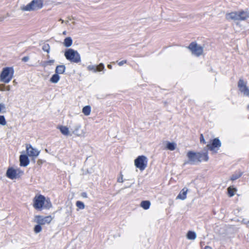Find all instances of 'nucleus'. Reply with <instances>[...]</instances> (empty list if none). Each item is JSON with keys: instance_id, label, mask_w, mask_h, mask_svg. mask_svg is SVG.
Returning <instances> with one entry per match:
<instances>
[{"instance_id": "nucleus-1", "label": "nucleus", "mask_w": 249, "mask_h": 249, "mask_svg": "<svg viewBox=\"0 0 249 249\" xmlns=\"http://www.w3.org/2000/svg\"><path fill=\"white\" fill-rule=\"evenodd\" d=\"M226 19L230 20H245L249 18V12L247 11H238L226 14Z\"/></svg>"}, {"instance_id": "nucleus-2", "label": "nucleus", "mask_w": 249, "mask_h": 249, "mask_svg": "<svg viewBox=\"0 0 249 249\" xmlns=\"http://www.w3.org/2000/svg\"><path fill=\"white\" fill-rule=\"evenodd\" d=\"M64 56L69 61L78 63L81 62V56L79 53L72 49H68L64 53Z\"/></svg>"}, {"instance_id": "nucleus-3", "label": "nucleus", "mask_w": 249, "mask_h": 249, "mask_svg": "<svg viewBox=\"0 0 249 249\" xmlns=\"http://www.w3.org/2000/svg\"><path fill=\"white\" fill-rule=\"evenodd\" d=\"M13 75L14 70L12 68H4L0 73V81L4 83H8L12 79Z\"/></svg>"}, {"instance_id": "nucleus-4", "label": "nucleus", "mask_w": 249, "mask_h": 249, "mask_svg": "<svg viewBox=\"0 0 249 249\" xmlns=\"http://www.w3.org/2000/svg\"><path fill=\"white\" fill-rule=\"evenodd\" d=\"M42 6L41 0H33L26 5L22 6L21 9L24 11H35L41 9Z\"/></svg>"}, {"instance_id": "nucleus-5", "label": "nucleus", "mask_w": 249, "mask_h": 249, "mask_svg": "<svg viewBox=\"0 0 249 249\" xmlns=\"http://www.w3.org/2000/svg\"><path fill=\"white\" fill-rule=\"evenodd\" d=\"M135 166L140 170H144L147 166V160L144 156H139L134 160Z\"/></svg>"}, {"instance_id": "nucleus-6", "label": "nucleus", "mask_w": 249, "mask_h": 249, "mask_svg": "<svg viewBox=\"0 0 249 249\" xmlns=\"http://www.w3.org/2000/svg\"><path fill=\"white\" fill-rule=\"evenodd\" d=\"M188 48L191 51L192 54L196 56L201 55L203 52V47L195 42L191 43Z\"/></svg>"}, {"instance_id": "nucleus-7", "label": "nucleus", "mask_w": 249, "mask_h": 249, "mask_svg": "<svg viewBox=\"0 0 249 249\" xmlns=\"http://www.w3.org/2000/svg\"><path fill=\"white\" fill-rule=\"evenodd\" d=\"M45 203V197L44 196L39 195L36 196L34 198V207L38 210H41L43 208V205Z\"/></svg>"}, {"instance_id": "nucleus-8", "label": "nucleus", "mask_w": 249, "mask_h": 249, "mask_svg": "<svg viewBox=\"0 0 249 249\" xmlns=\"http://www.w3.org/2000/svg\"><path fill=\"white\" fill-rule=\"evenodd\" d=\"M221 144L219 139L216 138L211 141L210 143L208 144L206 146L208 149L215 153L221 146Z\"/></svg>"}, {"instance_id": "nucleus-9", "label": "nucleus", "mask_w": 249, "mask_h": 249, "mask_svg": "<svg viewBox=\"0 0 249 249\" xmlns=\"http://www.w3.org/2000/svg\"><path fill=\"white\" fill-rule=\"evenodd\" d=\"M52 220V218L51 216L43 217L40 215H36L34 219V222L41 225H44L49 224Z\"/></svg>"}, {"instance_id": "nucleus-10", "label": "nucleus", "mask_w": 249, "mask_h": 249, "mask_svg": "<svg viewBox=\"0 0 249 249\" xmlns=\"http://www.w3.org/2000/svg\"><path fill=\"white\" fill-rule=\"evenodd\" d=\"M238 87L244 95L249 97V89L247 86V83L244 82L243 79H239L238 82Z\"/></svg>"}, {"instance_id": "nucleus-11", "label": "nucleus", "mask_w": 249, "mask_h": 249, "mask_svg": "<svg viewBox=\"0 0 249 249\" xmlns=\"http://www.w3.org/2000/svg\"><path fill=\"white\" fill-rule=\"evenodd\" d=\"M26 152L29 157H36L39 154L40 151L34 148L30 144H26Z\"/></svg>"}, {"instance_id": "nucleus-12", "label": "nucleus", "mask_w": 249, "mask_h": 249, "mask_svg": "<svg viewBox=\"0 0 249 249\" xmlns=\"http://www.w3.org/2000/svg\"><path fill=\"white\" fill-rule=\"evenodd\" d=\"M187 156L189 160V162L191 164H194L198 162L197 153L190 151L187 153Z\"/></svg>"}, {"instance_id": "nucleus-13", "label": "nucleus", "mask_w": 249, "mask_h": 249, "mask_svg": "<svg viewBox=\"0 0 249 249\" xmlns=\"http://www.w3.org/2000/svg\"><path fill=\"white\" fill-rule=\"evenodd\" d=\"M81 125L79 124L75 125L72 129V133L78 137L84 136L85 132L81 130Z\"/></svg>"}, {"instance_id": "nucleus-14", "label": "nucleus", "mask_w": 249, "mask_h": 249, "mask_svg": "<svg viewBox=\"0 0 249 249\" xmlns=\"http://www.w3.org/2000/svg\"><path fill=\"white\" fill-rule=\"evenodd\" d=\"M6 176L11 179L19 177L17 171L13 168H9L8 169L6 172Z\"/></svg>"}, {"instance_id": "nucleus-15", "label": "nucleus", "mask_w": 249, "mask_h": 249, "mask_svg": "<svg viewBox=\"0 0 249 249\" xmlns=\"http://www.w3.org/2000/svg\"><path fill=\"white\" fill-rule=\"evenodd\" d=\"M20 165L26 167L29 164V160L26 155H21L19 156Z\"/></svg>"}, {"instance_id": "nucleus-16", "label": "nucleus", "mask_w": 249, "mask_h": 249, "mask_svg": "<svg viewBox=\"0 0 249 249\" xmlns=\"http://www.w3.org/2000/svg\"><path fill=\"white\" fill-rule=\"evenodd\" d=\"M198 161L201 162L202 161H207L209 160V156L208 152L201 153H197Z\"/></svg>"}, {"instance_id": "nucleus-17", "label": "nucleus", "mask_w": 249, "mask_h": 249, "mask_svg": "<svg viewBox=\"0 0 249 249\" xmlns=\"http://www.w3.org/2000/svg\"><path fill=\"white\" fill-rule=\"evenodd\" d=\"M188 192V189L186 188H184L181 190L179 194L177 197V199L184 200L186 198V195Z\"/></svg>"}, {"instance_id": "nucleus-18", "label": "nucleus", "mask_w": 249, "mask_h": 249, "mask_svg": "<svg viewBox=\"0 0 249 249\" xmlns=\"http://www.w3.org/2000/svg\"><path fill=\"white\" fill-rule=\"evenodd\" d=\"M66 70V67L64 65H58L56 66L55 72L58 74H63Z\"/></svg>"}, {"instance_id": "nucleus-19", "label": "nucleus", "mask_w": 249, "mask_h": 249, "mask_svg": "<svg viewBox=\"0 0 249 249\" xmlns=\"http://www.w3.org/2000/svg\"><path fill=\"white\" fill-rule=\"evenodd\" d=\"M72 44V39L71 37H67L66 38H65L64 42H63V45L66 47H70L71 46Z\"/></svg>"}, {"instance_id": "nucleus-20", "label": "nucleus", "mask_w": 249, "mask_h": 249, "mask_svg": "<svg viewBox=\"0 0 249 249\" xmlns=\"http://www.w3.org/2000/svg\"><path fill=\"white\" fill-rule=\"evenodd\" d=\"M59 129L62 134L65 136L70 135L69 128L65 126H60Z\"/></svg>"}, {"instance_id": "nucleus-21", "label": "nucleus", "mask_w": 249, "mask_h": 249, "mask_svg": "<svg viewBox=\"0 0 249 249\" xmlns=\"http://www.w3.org/2000/svg\"><path fill=\"white\" fill-rule=\"evenodd\" d=\"M60 76L59 74L55 72V74H53L50 79V81L52 83H57L60 80Z\"/></svg>"}, {"instance_id": "nucleus-22", "label": "nucleus", "mask_w": 249, "mask_h": 249, "mask_svg": "<svg viewBox=\"0 0 249 249\" xmlns=\"http://www.w3.org/2000/svg\"><path fill=\"white\" fill-rule=\"evenodd\" d=\"M243 174V172L241 171H238L234 173V174H233L231 178V180L234 181L238 178H239Z\"/></svg>"}, {"instance_id": "nucleus-23", "label": "nucleus", "mask_w": 249, "mask_h": 249, "mask_svg": "<svg viewBox=\"0 0 249 249\" xmlns=\"http://www.w3.org/2000/svg\"><path fill=\"white\" fill-rule=\"evenodd\" d=\"M187 237L190 240H195L196 238V234L194 231H189L187 234Z\"/></svg>"}, {"instance_id": "nucleus-24", "label": "nucleus", "mask_w": 249, "mask_h": 249, "mask_svg": "<svg viewBox=\"0 0 249 249\" xmlns=\"http://www.w3.org/2000/svg\"><path fill=\"white\" fill-rule=\"evenodd\" d=\"M82 112L86 116H88L91 112V107L89 106H86L83 108Z\"/></svg>"}, {"instance_id": "nucleus-25", "label": "nucleus", "mask_w": 249, "mask_h": 249, "mask_svg": "<svg viewBox=\"0 0 249 249\" xmlns=\"http://www.w3.org/2000/svg\"><path fill=\"white\" fill-rule=\"evenodd\" d=\"M150 205V202L147 200L142 201L141 203V207L145 210L149 209Z\"/></svg>"}, {"instance_id": "nucleus-26", "label": "nucleus", "mask_w": 249, "mask_h": 249, "mask_svg": "<svg viewBox=\"0 0 249 249\" xmlns=\"http://www.w3.org/2000/svg\"><path fill=\"white\" fill-rule=\"evenodd\" d=\"M176 144L174 142H168L166 145V148L168 150L173 151L175 149Z\"/></svg>"}, {"instance_id": "nucleus-27", "label": "nucleus", "mask_w": 249, "mask_h": 249, "mask_svg": "<svg viewBox=\"0 0 249 249\" xmlns=\"http://www.w3.org/2000/svg\"><path fill=\"white\" fill-rule=\"evenodd\" d=\"M54 62V60H50L48 61H45L42 62L41 64V65L43 67H46L48 65H53Z\"/></svg>"}, {"instance_id": "nucleus-28", "label": "nucleus", "mask_w": 249, "mask_h": 249, "mask_svg": "<svg viewBox=\"0 0 249 249\" xmlns=\"http://www.w3.org/2000/svg\"><path fill=\"white\" fill-rule=\"evenodd\" d=\"M41 231L42 227L41 225L37 224L35 226L34 231L36 233H39Z\"/></svg>"}, {"instance_id": "nucleus-29", "label": "nucleus", "mask_w": 249, "mask_h": 249, "mask_svg": "<svg viewBox=\"0 0 249 249\" xmlns=\"http://www.w3.org/2000/svg\"><path fill=\"white\" fill-rule=\"evenodd\" d=\"M87 70L89 71H92L93 72H97V67L96 65H89L87 67Z\"/></svg>"}, {"instance_id": "nucleus-30", "label": "nucleus", "mask_w": 249, "mask_h": 249, "mask_svg": "<svg viewBox=\"0 0 249 249\" xmlns=\"http://www.w3.org/2000/svg\"><path fill=\"white\" fill-rule=\"evenodd\" d=\"M42 50L44 51V52H46L47 53H50V45L49 44H47V43H45L42 46Z\"/></svg>"}, {"instance_id": "nucleus-31", "label": "nucleus", "mask_w": 249, "mask_h": 249, "mask_svg": "<svg viewBox=\"0 0 249 249\" xmlns=\"http://www.w3.org/2000/svg\"><path fill=\"white\" fill-rule=\"evenodd\" d=\"M51 207H52V204H51V202L50 201V200H49V199L46 200L45 199V203L43 205V208H46V209H49Z\"/></svg>"}, {"instance_id": "nucleus-32", "label": "nucleus", "mask_w": 249, "mask_h": 249, "mask_svg": "<svg viewBox=\"0 0 249 249\" xmlns=\"http://www.w3.org/2000/svg\"><path fill=\"white\" fill-rule=\"evenodd\" d=\"M76 205L80 209L82 210L85 208V205L82 201H77L76 203Z\"/></svg>"}, {"instance_id": "nucleus-33", "label": "nucleus", "mask_w": 249, "mask_h": 249, "mask_svg": "<svg viewBox=\"0 0 249 249\" xmlns=\"http://www.w3.org/2000/svg\"><path fill=\"white\" fill-rule=\"evenodd\" d=\"M97 72L101 71L105 69L104 64L102 63H100L98 65L96 66Z\"/></svg>"}, {"instance_id": "nucleus-34", "label": "nucleus", "mask_w": 249, "mask_h": 249, "mask_svg": "<svg viewBox=\"0 0 249 249\" xmlns=\"http://www.w3.org/2000/svg\"><path fill=\"white\" fill-rule=\"evenodd\" d=\"M6 124V121L5 117L3 115L0 116V124L2 125H5Z\"/></svg>"}, {"instance_id": "nucleus-35", "label": "nucleus", "mask_w": 249, "mask_h": 249, "mask_svg": "<svg viewBox=\"0 0 249 249\" xmlns=\"http://www.w3.org/2000/svg\"><path fill=\"white\" fill-rule=\"evenodd\" d=\"M234 189H232L231 187H229L228 188V192L229 196L231 197L234 196Z\"/></svg>"}, {"instance_id": "nucleus-36", "label": "nucleus", "mask_w": 249, "mask_h": 249, "mask_svg": "<svg viewBox=\"0 0 249 249\" xmlns=\"http://www.w3.org/2000/svg\"><path fill=\"white\" fill-rule=\"evenodd\" d=\"M5 105L3 103L0 104V112H5Z\"/></svg>"}, {"instance_id": "nucleus-37", "label": "nucleus", "mask_w": 249, "mask_h": 249, "mask_svg": "<svg viewBox=\"0 0 249 249\" xmlns=\"http://www.w3.org/2000/svg\"><path fill=\"white\" fill-rule=\"evenodd\" d=\"M200 141L201 143H206V142L205 141V139H204L203 134L200 135Z\"/></svg>"}, {"instance_id": "nucleus-38", "label": "nucleus", "mask_w": 249, "mask_h": 249, "mask_svg": "<svg viewBox=\"0 0 249 249\" xmlns=\"http://www.w3.org/2000/svg\"><path fill=\"white\" fill-rule=\"evenodd\" d=\"M117 181L119 182H121V183L123 182V181H124L123 175L122 174V173H121L120 177L118 178Z\"/></svg>"}, {"instance_id": "nucleus-39", "label": "nucleus", "mask_w": 249, "mask_h": 249, "mask_svg": "<svg viewBox=\"0 0 249 249\" xmlns=\"http://www.w3.org/2000/svg\"><path fill=\"white\" fill-rule=\"evenodd\" d=\"M126 62H127L126 60H122L121 61L119 62L118 64L119 66H121L123 65L124 64L126 63Z\"/></svg>"}, {"instance_id": "nucleus-40", "label": "nucleus", "mask_w": 249, "mask_h": 249, "mask_svg": "<svg viewBox=\"0 0 249 249\" xmlns=\"http://www.w3.org/2000/svg\"><path fill=\"white\" fill-rule=\"evenodd\" d=\"M29 59V57L27 56H24L22 58V61L23 62H27Z\"/></svg>"}, {"instance_id": "nucleus-41", "label": "nucleus", "mask_w": 249, "mask_h": 249, "mask_svg": "<svg viewBox=\"0 0 249 249\" xmlns=\"http://www.w3.org/2000/svg\"><path fill=\"white\" fill-rule=\"evenodd\" d=\"M0 90H1V91L5 90V86L4 85H0Z\"/></svg>"}, {"instance_id": "nucleus-42", "label": "nucleus", "mask_w": 249, "mask_h": 249, "mask_svg": "<svg viewBox=\"0 0 249 249\" xmlns=\"http://www.w3.org/2000/svg\"><path fill=\"white\" fill-rule=\"evenodd\" d=\"M81 196H83V197H87V194L85 192H84V193H82L81 194Z\"/></svg>"}, {"instance_id": "nucleus-43", "label": "nucleus", "mask_w": 249, "mask_h": 249, "mask_svg": "<svg viewBox=\"0 0 249 249\" xmlns=\"http://www.w3.org/2000/svg\"><path fill=\"white\" fill-rule=\"evenodd\" d=\"M11 87L10 86H8L7 87H5V90L9 91L10 90Z\"/></svg>"}, {"instance_id": "nucleus-44", "label": "nucleus", "mask_w": 249, "mask_h": 249, "mask_svg": "<svg viewBox=\"0 0 249 249\" xmlns=\"http://www.w3.org/2000/svg\"><path fill=\"white\" fill-rule=\"evenodd\" d=\"M43 160H39L38 161H37V163L38 164H42L43 163Z\"/></svg>"}, {"instance_id": "nucleus-45", "label": "nucleus", "mask_w": 249, "mask_h": 249, "mask_svg": "<svg viewBox=\"0 0 249 249\" xmlns=\"http://www.w3.org/2000/svg\"><path fill=\"white\" fill-rule=\"evenodd\" d=\"M107 68H108V69H112V67L111 65H110V64H108V65H107Z\"/></svg>"}, {"instance_id": "nucleus-46", "label": "nucleus", "mask_w": 249, "mask_h": 249, "mask_svg": "<svg viewBox=\"0 0 249 249\" xmlns=\"http://www.w3.org/2000/svg\"><path fill=\"white\" fill-rule=\"evenodd\" d=\"M245 221V220H244V219H243V221ZM244 222L246 224H247V225H248V226L249 227V221H247V222Z\"/></svg>"}, {"instance_id": "nucleus-47", "label": "nucleus", "mask_w": 249, "mask_h": 249, "mask_svg": "<svg viewBox=\"0 0 249 249\" xmlns=\"http://www.w3.org/2000/svg\"><path fill=\"white\" fill-rule=\"evenodd\" d=\"M204 249H212V248L209 246H206L204 248Z\"/></svg>"}, {"instance_id": "nucleus-48", "label": "nucleus", "mask_w": 249, "mask_h": 249, "mask_svg": "<svg viewBox=\"0 0 249 249\" xmlns=\"http://www.w3.org/2000/svg\"><path fill=\"white\" fill-rule=\"evenodd\" d=\"M63 35H66L67 34V32L66 31H64L62 33Z\"/></svg>"}, {"instance_id": "nucleus-49", "label": "nucleus", "mask_w": 249, "mask_h": 249, "mask_svg": "<svg viewBox=\"0 0 249 249\" xmlns=\"http://www.w3.org/2000/svg\"><path fill=\"white\" fill-rule=\"evenodd\" d=\"M59 20L61 21L62 23H63L64 22V21L63 19H62L61 18H60L59 19Z\"/></svg>"}, {"instance_id": "nucleus-50", "label": "nucleus", "mask_w": 249, "mask_h": 249, "mask_svg": "<svg viewBox=\"0 0 249 249\" xmlns=\"http://www.w3.org/2000/svg\"><path fill=\"white\" fill-rule=\"evenodd\" d=\"M130 186H131V185H129V186H128V187H124V188H127V187H130Z\"/></svg>"}, {"instance_id": "nucleus-51", "label": "nucleus", "mask_w": 249, "mask_h": 249, "mask_svg": "<svg viewBox=\"0 0 249 249\" xmlns=\"http://www.w3.org/2000/svg\"><path fill=\"white\" fill-rule=\"evenodd\" d=\"M248 109L249 110V105L248 106Z\"/></svg>"}, {"instance_id": "nucleus-52", "label": "nucleus", "mask_w": 249, "mask_h": 249, "mask_svg": "<svg viewBox=\"0 0 249 249\" xmlns=\"http://www.w3.org/2000/svg\"><path fill=\"white\" fill-rule=\"evenodd\" d=\"M13 83H16L15 80L13 81Z\"/></svg>"}, {"instance_id": "nucleus-53", "label": "nucleus", "mask_w": 249, "mask_h": 249, "mask_svg": "<svg viewBox=\"0 0 249 249\" xmlns=\"http://www.w3.org/2000/svg\"><path fill=\"white\" fill-rule=\"evenodd\" d=\"M47 57H48V58H49V55H47Z\"/></svg>"}]
</instances>
